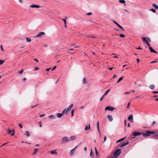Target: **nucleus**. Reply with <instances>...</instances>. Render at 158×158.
Listing matches in <instances>:
<instances>
[{
  "instance_id": "nucleus-53",
  "label": "nucleus",
  "mask_w": 158,
  "mask_h": 158,
  "mask_svg": "<svg viewBox=\"0 0 158 158\" xmlns=\"http://www.w3.org/2000/svg\"><path fill=\"white\" fill-rule=\"evenodd\" d=\"M130 102H129L128 104V105H127V108H129V106H130Z\"/></svg>"
},
{
  "instance_id": "nucleus-32",
  "label": "nucleus",
  "mask_w": 158,
  "mask_h": 158,
  "mask_svg": "<svg viewBox=\"0 0 158 158\" xmlns=\"http://www.w3.org/2000/svg\"><path fill=\"white\" fill-rule=\"evenodd\" d=\"M86 83V81L85 77H84L83 80V83L85 84Z\"/></svg>"
},
{
  "instance_id": "nucleus-44",
  "label": "nucleus",
  "mask_w": 158,
  "mask_h": 158,
  "mask_svg": "<svg viewBox=\"0 0 158 158\" xmlns=\"http://www.w3.org/2000/svg\"><path fill=\"white\" fill-rule=\"evenodd\" d=\"M95 153H96V155L97 156H98V151H96V152H95Z\"/></svg>"
},
{
  "instance_id": "nucleus-36",
  "label": "nucleus",
  "mask_w": 158,
  "mask_h": 158,
  "mask_svg": "<svg viewBox=\"0 0 158 158\" xmlns=\"http://www.w3.org/2000/svg\"><path fill=\"white\" fill-rule=\"evenodd\" d=\"M92 12H89L86 14L85 15H92Z\"/></svg>"
},
{
  "instance_id": "nucleus-28",
  "label": "nucleus",
  "mask_w": 158,
  "mask_h": 158,
  "mask_svg": "<svg viewBox=\"0 0 158 158\" xmlns=\"http://www.w3.org/2000/svg\"><path fill=\"white\" fill-rule=\"evenodd\" d=\"M26 40L27 42H29L31 41V39L30 38H28L27 37H26Z\"/></svg>"
},
{
  "instance_id": "nucleus-62",
  "label": "nucleus",
  "mask_w": 158,
  "mask_h": 158,
  "mask_svg": "<svg viewBox=\"0 0 158 158\" xmlns=\"http://www.w3.org/2000/svg\"><path fill=\"white\" fill-rule=\"evenodd\" d=\"M50 69V68H48L46 69V70L47 71H48Z\"/></svg>"
},
{
  "instance_id": "nucleus-37",
  "label": "nucleus",
  "mask_w": 158,
  "mask_h": 158,
  "mask_svg": "<svg viewBox=\"0 0 158 158\" xmlns=\"http://www.w3.org/2000/svg\"><path fill=\"white\" fill-rule=\"evenodd\" d=\"M120 37H123V38H124L125 37V35H124L123 34H121L120 35Z\"/></svg>"
},
{
  "instance_id": "nucleus-64",
  "label": "nucleus",
  "mask_w": 158,
  "mask_h": 158,
  "mask_svg": "<svg viewBox=\"0 0 158 158\" xmlns=\"http://www.w3.org/2000/svg\"><path fill=\"white\" fill-rule=\"evenodd\" d=\"M84 150L85 151L86 150V149H87V148H86V147H84Z\"/></svg>"
},
{
  "instance_id": "nucleus-40",
  "label": "nucleus",
  "mask_w": 158,
  "mask_h": 158,
  "mask_svg": "<svg viewBox=\"0 0 158 158\" xmlns=\"http://www.w3.org/2000/svg\"><path fill=\"white\" fill-rule=\"evenodd\" d=\"M92 149H91V152H90V156H92V157H93V155H92Z\"/></svg>"
},
{
  "instance_id": "nucleus-9",
  "label": "nucleus",
  "mask_w": 158,
  "mask_h": 158,
  "mask_svg": "<svg viewBox=\"0 0 158 158\" xmlns=\"http://www.w3.org/2000/svg\"><path fill=\"white\" fill-rule=\"evenodd\" d=\"M76 138L75 136H72L69 138L70 141L75 140Z\"/></svg>"
},
{
  "instance_id": "nucleus-30",
  "label": "nucleus",
  "mask_w": 158,
  "mask_h": 158,
  "mask_svg": "<svg viewBox=\"0 0 158 158\" xmlns=\"http://www.w3.org/2000/svg\"><path fill=\"white\" fill-rule=\"evenodd\" d=\"M123 77H121L117 81V83H118L121 81L123 79Z\"/></svg>"
},
{
  "instance_id": "nucleus-18",
  "label": "nucleus",
  "mask_w": 158,
  "mask_h": 158,
  "mask_svg": "<svg viewBox=\"0 0 158 158\" xmlns=\"http://www.w3.org/2000/svg\"><path fill=\"white\" fill-rule=\"evenodd\" d=\"M90 129V124H89L88 125V127L87 126H86L85 128V131H87L88 129Z\"/></svg>"
},
{
  "instance_id": "nucleus-31",
  "label": "nucleus",
  "mask_w": 158,
  "mask_h": 158,
  "mask_svg": "<svg viewBox=\"0 0 158 158\" xmlns=\"http://www.w3.org/2000/svg\"><path fill=\"white\" fill-rule=\"evenodd\" d=\"M48 117L49 118H51L52 119H54L56 117L53 115H51L50 116H48Z\"/></svg>"
},
{
  "instance_id": "nucleus-7",
  "label": "nucleus",
  "mask_w": 158,
  "mask_h": 158,
  "mask_svg": "<svg viewBox=\"0 0 158 158\" xmlns=\"http://www.w3.org/2000/svg\"><path fill=\"white\" fill-rule=\"evenodd\" d=\"M142 40L143 42H145L146 43V42H150L151 41V40L150 39L148 38H145V37H142Z\"/></svg>"
},
{
  "instance_id": "nucleus-13",
  "label": "nucleus",
  "mask_w": 158,
  "mask_h": 158,
  "mask_svg": "<svg viewBox=\"0 0 158 158\" xmlns=\"http://www.w3.org/2000/svg\"><path fill=\"white\" fill-rule=\"evenodd\" d=\"M128 119L131 122H132L133 121V115L132 114L130 115L128 117Z\"/></svg>"
},
{
  "instance_id": "nucleus-24",
  "label": "nucleus",
  "mask_w": 158,
  "mask_h": 158,
  "mask_svg": "<svg viewBox=\"0 0 158 158\" xmlns=\"http://www.w3.org/2000/svg\"><path fill=\"white\" fill-rule=\"evenodd\" d=\"M152 6L155 7L156 9H158V6L155 3H153L152 4Z\"/></svg>"
},
{
  "instance_id": "nucleus-3",
  "label": "nucleus",
  "mask_w": 158,
  "mask_h": 158,
  "mask_svg": "<svg viewBox=\"0 0 158 158\" xmlns=\"http://www.w3.org/2000/svg\"><path fill=\"white\" fill-rule=\"evenodd\" d=\"M45 33L43 32H40L35 36V38H40L42 37L43 35H44Z\"/></svg>"
},
{
  "instance_id": "nucleus-22",
  "label": "nucleus",
  "mask_w": 158,
  "mask_h": 158,
  "mask_svg": "<svg viewBox=\"0 0 158 158\" xmlns=\"http://www.w3.org/2000/svg\"><path fill=\"white\" fill-rule=\"evenodd\" d=\"M149 88L152 89H155V86L154 85H151L149 86Z\"/></svg>"
},
{
  "instance_id": "nucleus-54",
  "label": "nucleus",
  "mask_w": 158,
  "mask_h": 158,
  "mask_svg": "<svg viewBox=\"0 0 158 158\" xmlns=\"http://www.w3.org/2000/svg\"><path fill=\"white\" fill-rule=\"evenodd\" d=\"M124 124L125 126H126L127 125V122L126 119L124 120Z\"/></svg>"
},
{
  "instance_id": "nucleus-33",
  "label": "nucleus",
  "mask_w": 158,
  "mask_h": 158,
  "mask_svg": "<svg viewBox=\"0 0 158 158\" xmlns=\"http://www.w3.org/2000/svg\"><path fill=\"white\" fill-rule=\"evenodd\" d=\"M23 69H22L21 70L18 71V73L19 74H22L23 73Z\"/></svg>"
},
{
  "instance_id": "nucleus-19",
  "label": "nucleus",
  "mask_w": 158,
  "mask_h": 158,
  "mask_svg": "<svg viewBox=\"0 0 158 158\" xmlns=\"http://www.w3.org/2000/svg\"><path fill=\"white\" fill-rule=\"evenodd\" d=\"M24 135L27 137H29L30 135L28 131H26Z\"/></svg>"
},
{
  "instance_id": "nucleus-56",
  "label": "nucleus",
  "mask_w": 158,
  "mask_h": 158,
  "mask_svg": "<svg viewBox=\"0 0 158 158\" xmlns=\"http://www.w3.org/2000/svg\"><path fill=\"white\" fill-rule=\"evenodd\" d=\"M157 62V61H153L151 62V63H156Z\"/></svg>"
},
{
  "instance_id": "nucleus-50",
  "label": "nucleus",
  "mask_w": 158,
  "mask_h": 158,
  "mask_svg": "<svg viewBox=\"0 0 158 158\" xmlns=\"http://www.w3.org/2000/svg\"><path fill=\"white\" fill-rule=\"evenodd\" d=\"M19 127L21 128H22V127H23V126H22L21 125V124H19Z\"/></svg>"
},
{
  "instance_id": "nucleus-39",
  "label": "nucleus",
  "mask_w": 158,
  "mask_h": 158,
  "mask_svg": "<svg viewBox=\"0 0 158 158\" xmlns=\"http://www.w3.org/2000/svg\"><path fill=\"white\" fill-rule=\"evenodd\" d=\"M87 37H91V38H97L96 37L94 36H90V35H88V36H87Z\"/></svg>"
},
{
  "instance_id": "nucleus-59",
  "label": "nucleus",
  "mask_w": 158,
  "mask_h": 158,
  "mask_svg": "<svg viewBox=\"0 0 158 158\" xmlns=\"http://www.w3.org/2000/svg\"><path fill=\"white\" fill-rule=\"evenodd\" d=\"M7 143H5L3 144H2V145L1 146V147H2V146H4V145H6V144H7Z\"/></svg>"
},
{
  "instance_id": "nucleus-46",
  "label": "nucleus",
  "mask_w": 158,
  "mask_h": 158,
  "mask_svg": "<svg viewBox=\"0 0 158 158\" xmlns=\"http://www.w3.org/2000/svg\"><path fill=\"white\" fill-rule=\"evenodd\" d=\"M62 19L64 21V23H66V20L65 19Z\"/></svg>"
},
{
  "instance_id": "nucleus-15",
  "label": "nucleus",
  "mask_w": 158,
  "mask_h": 158,
  "mask_svg": "<svg viewBox=\"0 0 158 158\" xmlns=\"http://www.w3.org/2000/svg\"><path fill=\"white\" fill-rule=\"evenodd\" d=\"M50 152L52 154H57V153L56 152V150H52L50 151Z\"/></svg>"
},
{
  "instance_id": "nucleus-26",
  "label": "nucleus",
  "mask_w": 158,
  "mask_h": 158,
  "mask_svg": "<svg viewBox=\"0 0 158 158\" xmlns=\"http://www.w3.org/2000/svg\"><path fill=\"white\" fill-rule=\"evenodd\" d=\"M119 2L121 3L125 4V6L126 5L125 1L124 0H119Z\"/></svg>"
},
{
  "instance_id": "nucleus-12",
  "label": "nucleus",
  "mask_w": 158,
  "mask_h": 158,
  "mask_svg": "<svg viewBox=\"0 0 158 158\" xmlns=\"http://www.w3.org/2000/svg\"><path fill=\"white\" fill-rule=\"evenodd\" d=\"M129 142H127L125 143H123L122 144H121L120 146V147L121 148L127 145H128L129 144Z\"/></svg>"
},
{
  "instance_id": "nucleus-16",
  "label": "nucleus",
  "mask_w": 158,
  "mask_h": 158,
  "mask_svg": "<svg viewBox=\"0 0 158 158\" xmlns=\"http://www.w3.org/2000/svg\"><path fill=\"white\" fill-rule=\"evenodd\" d=\"M107 118L110 121H111L113 120V118H112V117L111 115H108L107 116Z\"/></svg>"
},
{
  "instance_id": "nucleus-21",
  "label": "nucleus",
  "mask_w": 158,
  "mask_h": 158,
  "mask_svg": "<svg viewBox=\"0 0 158 158\" xmlns=\"http://www.w3.org/2000/svg\"><path fill=\"white\" fill-rule=\"evenodd\" d=\"M126 138V137H124V138H123L122 139H119L118 140L117 142H116V143H118L121 141H123V140H124L125 138Z\"/></svg>"
},
{
  "instance_id": "nucleus-6",
  "label": "nucleus",
  "mask_w": 158,
  "mask_h": 158,
  "mask_svg": "<svg viewBox=\"0 0 158 158\" xmlns=\"http://www.w3.org/2000/svg\"><path fill=\"white\" fill-rule=\"evenodd\" d=\"M114 109H115V108H114L112 107H111L110 106H106V107L105 110H110L111 111H112Z\"/></svg>"
},
{
  "instance_id": "nucleus-45",
  "label": "nucleus",
  "mask_w": 158,
  "mask_h": 158,
  "mask_svg": "<svg viewBox=\"0 0 158 158\" xmlns=\"http://www.w3.org/2000/svg\"><path fill=\"white\" fill-rule=\"evenodd\" d=\"M67 108H65L62 112V113L63 114L64 112L66 111Z\"/></svg>"
},
{
  "instance_id": "nucleus-17",
  "label": "nucleus",
  "mask_w": 158,
  "mask_h": 158,
  "mask_svg": "<svg viewBox=\"0 0 158 158\" xmlns=\"http://www.w3.org/2000/svg\"><path fill=\"white\" fill-rule=\"evenodd\" d=\"M73 104H71V105H70L68 107V109L66 110V111H65V113H66V112H67V111L69 110H70L73 107Z\"/></svg>"
},
{
  "instance_id": "nucleus-25",
  "label": "nucleus",
  "mask_w": 158,
  "mask_h": 158,
  "mask_svg": "<svg viewBox=\"0 0 158 158\" xmlns=\"http://www.w3.org/2000/svg\"><path fill=\"white\" fill-rule=\"evenodd\" d=\"M62 114H63L62 113H57L56 114V116L58 118H60Z\"/></svg>"
},
{
  "instance_id": "nucleus-43",
  "label": "nucleus",
  "mask_w": 158,
  "mask_h": 158,
  "mask_svg": "<svg viewBox=\"0 0 158 158\" xmlns=\"http://www.w3.org/2000/svg\"><path fill=\"white\" fill-rule=\"evenodd\" d=\"M39 68H38L36 67L34 69V70L35 71V70H39Z\"/></svg>"
},
{
  "instance_id": "nucleus-55",
  "label": "nucleus",
  "mask_w": 158,
  "mask_h": 158,
  "mask_svg": "<svg viewBox=\"0 0 158 158\" xmlns=\"http://www.w3.org/2000/svg\"><path fill=\"white\" fill-rule=\"evenodd\" d=\"M0 47H1V50H2V51H4V50H3V48H2V45H1V46H0Z\"/></svg>"
},
{
  "instance_id": "nucleus-51",
  "label": "nucleus",
  "mask_w": 158,
  "mask_h": 158,
  "mask_svg": "<svg viewBox=\"0 0 158 158\" xmlns=\"http://www.w3.org/2000/svg\"><path fill=\"white\" fill-rule=\"evenodd\" d=\"M45 115V114H41L40 115V117H42L43 116H44Z\"/></svg>"
},
{
  "instance_id": "nucleus-61",
  "label": "nucleus",
  "mask_w": 158,
  "mask_h": 158,
  "mask_svg": "<svg viewBox=\"0 0 158 158\" xmlns=\"http://www.w3.org/2000/svg\"><path fill=\"white\" fill-rule=\"evenodd\" d=\"M44 47H46L47 46V44H45L44 45Z\"/></svg>"
},
{
  "instance_id": "nucleus-60",
  "label": "nucleus",
  "mask_w": 158,
  "mask_h": 158,
  "mask_svg": "<svg viewBox=\"0 0 158 158\" xmlns=\"http://www.w3.org/2000/svg\"><path fill=\"white\" fill-rule=\"evenodd\" d=\"M19 1L20 3H22L23 2L22 0H19Z\"/></svg>"
},
{
  "instance_id": "nucleus-10",
  "label": "nucleus",
  "mask_w": 158,
  "mask_h": 158,
  "mask_svg": "<svg viewBox=\"0 0 158 158\" xmlns=\"http://www.w3.org/2000/svg\"><path fill=\"white\" fill-rule=\"evenodd\" d=\"M30 6L31 8H39L40 7V6L38 5H35V4H33L32 5H31Z\"/></svg>"
},
{
  "instance_id": "nucleus-49",
  "label": "nucleus",
  "mask_w": 158,
  "mask_h": 158,
  "mask_svg": "<svg viewBox=\"0 0 158 158\" xmlns=\"http://www.w3.org/2000/svg\"><path fill=\"white\" fill-rule=\"evenodd\" d=\"M152 93L153 94H157L158 93V91H154L152 92Z\"/></svg>"
},
{
  "instance_id": "nucleus-63",
  "label": "nucleus",
  "mask_w": 158,
  "mask_h": 158,
  "mask_svg": "<svg viewBox=\"0 0 158 158\" xmlns=\"http://www.w3.org/2000/svg\"><path fill=\"white\" fill-rule=\"evenodd\" d=\"M155 123H156V122L155 121H154L152 122V124L153 125H154Z\"/></svg>"
},
{
  "instance_id": "nucleus-14",
  "label": "nucleus",
  "mask_w": 158,
  "mask_h": 158,
  "mask_svg": "<svg viewBox=\"0 0 158 158\" xmlns=\"http://www.w3.org/2000/svg\"><path fill=\"white\" fill-rule=\"evenodd\" d=\"M77 146H76L74 148L71 150L70 152V155H72L73 153L74 150L77 147Z\"/></svg>"
},
{
  "instance_id": "nucleus-34",
  "label": "nucleus",
  "mask_w": 158,
  "mask_h": 158,
  "mask_svg": "<svg viewBox=\"0 0 158 158\" xmlns=\"http://www.w3.org/2000/svg\"><path fill=\"white\" fill-rule=\"evenodd\" d=\"M74 111V109H73L72 110L71 113V116H73Z\"/></svg>"
},
{
  "instance_id": "nucleus-47",
  "label": "nucleus",
  "mask_w": 158,
  "mask_h": 158,
  "mask_svg": "<svg viewBox=\"0 0 158 158\" xmlns=\"http://www.w3.org/2000/svg\"><path fill=\"white\" fill-rule=\"evenodd\" d=\"M113 69V67H111V68H110V67H108V69L110 70H111Z\"/></svg>"
},
{
  "instance_id": "nucleus-48",
  "label": "nucleus",
  "mask_w": 158,
  "mask_h": 158,
  "mask_svg": "<svg viewBox=\"0 0 158 158\" xmlns=\"http://www.w3.org/2000/svg\"><path fill=\"white\" fill-rule=\"evenodd\" d=\"M98 131V133H99V137H101V133H100V130H99V131Z\"/></svg>"
},
{
  "instance_id": "nucleus-41",
  "label": "nucleus",
  "mask_w": 158,
  "mask_h": 158,
  "mask_svg": "<svg viewBox=\"0 0 158 158\" xmlns=\"http://www.w3.org/2000/svg\"><path fill=\"white\" fill-rule=\"evenodd\" d=\"M104 142H105L106 139V136H104Z\"/></svg>"
},
{
  "instance_id": "nucleus-35",
  "label": "nucleus",
  "mask_w": 158,
  "mask_h": 158,
  "mask_svg": "<svg viewBox=\"0 0 158 158\" xmlns=\"http://www.w3.org/2000/svg\"><path fill=\"white\" fill-rule=\"evenodd\" d=\"M4 62V60H0V65L2 64Z\"/></svg>"
},
{
  "instance_id": "nucleus-29",
  "label": "nucleus",
  "mask_w": 158,
  "mask_h": 158,
  "mask_svg": "<svg viewBox=\"0 0 158 158\" xmlns=\"http://www.w3.org/2000/svg\"><path fill=\"white\" fill-rule=\"evenodd\" d=\"M110 89L107 90V91L104 93V94L102 96V97H103L105 95H106L107 94V93L110 91Z\"/></svg>"
},
{
  "instance_id": "nucleus-57",
  "label": "nucleus",
  "mask_w": 158,
  "mask_h": 158,
  "mask_svg": "<svg viewBox=\"0 0 158 158\" xmlns=\"http://www.w3.org/2000/svg\"><path fill=\"white\" fill-rule=\"evenodd\" d=\"M56 67V66H54L53 68L52 69V71H53V70H54Z\"/></svg>"
},
{
  "instance_id": "nucleus-58",
  "label": "nucleus",
  "mask_w": 158,
  "mask_h": 158,
  "mask_svg": "<svg viewBox=\"0 0 158 158\" xmlns=\"http://www.w3.org/2000/svg\"><path fill=\"white\" fill-rule=\"evenodd\" d=\"M34 60L35 61H36L37 62H38V61L36 59V58L34 59Z\"/></svg>"
},
{
  "instance_id": "nucleus-38",
  "label": "nucleus",
  "mask_w": 158,
  "mask_h": 158,
  "mask_svg": "<svg viewBox=\"0 0 158 158\" xmlns=\"http://www.w3.org/2000/svg\"><path fill=\"white\" fill-rule=\"evenodd\" d=\"M150 10L152 11L153 13H155L156 12V10L155 9H152Z\"/></svg>"
},
{
  "instance_id": "nucleus-11",
  "label": "nucleus",
  "mask_w": 158,
  "mask_h": 158,
  "mask_svg": "<svg viewBox=\"0 0 158 158\" xmlns=\"http://www.w3.org/2000/svg\"><path fill=\"white\" fill-rule=\"evenodd\" d=\"M134 137H131V139H134L136 136H138V132H135L133 134Z\"/></svg>"
},
{
  "instance_id": "nucleus-27",
  "label": "nucleus",
  "mask_w": 158,
  "mask_h": 158,
  "mask_svg": "<svg viewBox=\"0 0 158 158\" xmlns=\"http://www.w3.org/2000/svg\"><path fill=\"white\" fill-rule=\"evenodd\" d=\"M99 122L98 121L97 122V129L98 131H99Z\"/></svg>"
},
{
  "instance_id": "nucleus-23",
  "label": "nucleus",
  "mask_w": 158,
  "mask_h": 158,
  "mask_svg": "<svg viewBox=\"0 0 158 158\" xmlns=\"http://www.w3.org/2000/svg\"><path fill=\"white\" fill-rule=\"evenodd\" d=\"M38 151V149H37V148L35 149L33 151V155L35 154Z\"/></svg>"
},
{
  "instance_id": "nucleus-5",
  "label": "nucleus",
  "mask_w": 158,
  "mask_h": 158,
  "mask_svg": "<svg viewBox=\"0 0 158 158\" xmlns=\"http://www.w3.org/2000/svg\"><path fill=\"white\" fill-rule=\"evenodd\" d=\"M62 141L63 143L68 142L70 141L69 138H68L66 136L62 138Z\"/></svg>"
},
{
  "instance_id": "nucleus-20",
  "label": "nucleus",
  "mask_w": 158,
  "mask_h": 158,
  "mask_svg": "<svg viewBox=\"0 0 158 158\" xmlns=\"http://www.w3.org/2000/svg\"><path fill=\"white\" fill-rule=\"evenodd\" d=\"M153 138L158 139V134H156L153 135L152 137Z\"/></svg>"
},
{
  "instance_id": "nucleus-2",
  "label": "nucleus",
  "mask_w": 158,
  "mask_h": 158,
  "mask_svg": "<svg viewBox=\"0 0 158 158\" xmlns=\"http://www.w3.org/2000/svg\"><path fill=\"white\" fill-rule=\"evenodd\" d=\"M121 153V149H118L115 151L113 155L114 156L112 158H116Z\"/></svg>"
},
{
  "instance_id": "nucleus-1",
  "label": "nucleus",
  "mask_w": 158,
  "mask_h": 158,
  "mask_svg": "<svg viewBox=\"0 0 158 158\" xmlns=\"http://www.w3.org/2000/svg\"><path fill=\"white\" fill-rule=\"evenodd\" d=\"M155 132L154 131H147L145 133V132H139V135H143L144 137H147L151 135V134H154Z\"/></svg>"
},
{
  "instance_id": "nucleus-52",
  "label": "nucleus",
  "mask_w": 158,
  "mask_h": 158,
  "mask_svg": "<svg viewBox=\"0 0 158 158\" xmlns=\"http://www.w3.org/2000/svg\"><path fill=\"white\" fill-rule=\"evenodd\" d=\"M39 123L40 124V127H42V125H41V122H39Z\"/></svg>"
},
{
  "instance_id": "nucleus-4",
  "label": "nucleus",
  "mask_w": 158,
  "mask_h": 158,
  "mask_svg": "<svg viewBox=\"0 0 158 158\" xmlns=\"http://www.w3.org/2000/svg\"><path fill=\"white\" fill-rule=\"evenodd\" d=\"M7 133L8 134H10V135L13 136L14 135L15 131L13 129L11 130L9 129H8L7 130Z\"/></svg>"
},
{
  "instance_id": "nucleus-8",
  "label": "nucleus",
  "mask_w": 158,
  "mask_h": 158,
  "mask_svg": "<svg viewBox=\"0 0 158 158\" xmlns=\"http://www.w3.org/2000/svg\"><path fill=\"white\" fill-rule=\"evenodd\" d=\"M149 49L150 52H154L156 53H157V52L155 51L151 46H150Z\"/></svg>"
},
{
  "instance_id": "nucleus-42",
  "label": "nucleus",
  "mask_w": 158,
  "mask_h": 158,
  "mask_svg": "<svg viewBox=\"0 0 158 158\" xmlns=\"http://www.w3.org/2000/svg\"><path fill=\"white\" fill-rule=\"evenodd\" d=\"M146 44L150 48V46H151L150 44H149L148 42H146Z\"/></svg>"
}]
</instances>
